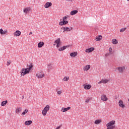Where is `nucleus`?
I'll use <instances>...</instances> for the list:
<instances>
[{"label": "nucleus", "mask_w": 129, "mask_h": 129, "mask_svg": "<svg viewBox=\"0 0 129 129\" xmlns=\"http://www.w3.org/2000/svg\"><path fill=\"white\" fill-rule=\"evenodd\" d=\"M20 73H21V76H25L26 74H29V73H30V72L27 68L22 69L20 72Z\"/></svg>", "instance_id": "f257e3e1"}, {"label": "nucleus", "mask_w": 129, "mask_h": 129, "mask_svg": "<svg viewBox=\"0 0 129 129\" xmlns=\"http://www.w3.org/2000/svg\"><path fill=\"white\" fill-rule=\"evenodd\" d=\"M50 110V106L49 105H47L45 108L42 110V113L44 116H45L47 114V112Z\"/></svg>", "instance_id": "f03ea898"}, {"label": "nucleus", "mask_w": 129, "mask_h": 129, "mask_svg": "<svg viewBox=\"0 0 129 129\" xmlns=\"http://www.w3.org/2000/svg\"><path fill=\"white\" fill-rule=\"evenodd\" d=\"M117 70H118L119 73H123V71H124V69H125V67H118Z\"/></svg>", "instance_id": "7ed1b4c3"}, {"label": "nucleus", "mask_w": 129, "mask_h": 129, "mask_svg": "<svg viewBox=\"0 0 129 129\" xmlns=\"http://www.w3.org/2000/svg\"><path fill=\"white\" fill-rule=\"evenodd\" d=\"M36 76L37 78H43V77H45V74H42V73L40 72L36 74Z\"/></svg>", "instance_id": "20e7f679"}, {"label": "nucleus", "mask_w": 129, "mask_h": 129, "mask_svg": "<svg viewBox=\"0 0 129 129\" xmlns=\"http://www.w3.org/2000/svg\"><path fill=\"white\" fill-rule=\"evenodd\" d=\"M115 123V121L112 120L106 124V126L107 127L112 126V125H113Z\"/></svg>", "instance_id": "39448f33"}, {"label": "nucleus", "mask_w": 129, "mask_h": 129, "mask_svg": "<svg viewBox=\"0 0 129 129\" xmlns=\"http://www.w3.org/2000/svg\"><path fill=\"white\" fill-rule=\"evenodd\" d=\"M108 82V80L106 79H102L99 82H98V84H101V83H103L104 84H105Z\"/></svg>", "instance_id": "423d86ee"}, {"label": "nucleus", "mask_w": 129, "mask_h": 129, "mask_svg": "<svg viewBox=\"0 0 129 129\" xmlns=\"http://www.w3.org/2000/svg\"><path fill=\"white\" fill-rule=\"evenodd\" d=\"M61 30H63V33H64V32H70V31H71V29H70V28L64 27H61Z\"/></svg>", "instance_id": "0eeeda50"}, {"label": "nucleus", "mask_w": 129, "mask_h": 129, "mask_svg": "<svg viewBox=\"0 0 129 129\" xmlns=\"http://www.w3.org/2000/svg\"><path fill=\"white\" fill-rule=\"evenodd\" d=\"M93 51H94V48L90 47L89 48L86 49L85 52L86 53H90V52H92Z\"/></svg>", "instance_id": "6e6552de"}, {"label": "nucleus", "mask_w": 129, "mask_h": 129, "mask_svg": "<svg viewBox=\"0 0 129 129\" xmlns=\"http://www.w3.org/2000/svg\"><path fill=\"white\" fill-rule=\"evenodd\" d=\"M31 11V7H27L24 9L25 14H28Z\"/></svg>", "instance_id": "1a4fd4ad"}, {"label": "nucleus", "mask_w": 129, "mask_h": 129, "mask_svg": "<svg viewBox=\"0 0 129 129\" xmlns=\"http://www.w3.org/2000/svg\"><path fill=\"white\" fill-rule=\"evenodd\" d=\"M101 100H102L103 101H107V97H106V95H102L101 96Z\"/></svg>", "instance_id": "9d476101"}, {"label": "nucleus", "mask_w": 129, "mask_h": 129, "mask_svg": "<svg viewBox=\"0 0 129 129\" xmlns=\"http://www.w3.org/2000/svg\"><path fill=\"white\" fill-rule=\"evenodd\" d=\"M51 6L52 3L47 2L45 4L44 8H45V9H48V8H49V7H51Z\"/></svg>", "instance_id": "9b49d317"}, {"label": "nucleus", "mask_w": 129, "mask_h": 129, "mask_svg": "<svg viewBox=\"0 0 129 129\" xmlns=\"http://www.w3.org/2000/svg\"><path fill=\"white\" fill-rule=\"evenodd\" d=\"M8 33V30L6 29L4 31L3 29H0V34L1 35H5Z\"/></svg>", "instance_id": "f8f14e48"}, {"label": "nucleus", "mask_w": 129, "mask_h": 129, "mask_svg": "<svg viewBox=\"0 0 129 129\" xmlns=\"http://www.w3.org/2000/svg\"><path fill=\"white\" fill-rule=\"evenodd\" d=\"M84 89L86 90H89L91 88V85H83Z\"/></svg>", "instance_id": "ddd939ff"}, {"label": "nucleus", "mask_w": 129, "mask_h": 129, "mask_svg": "<svg viewBox=\"0 0 129 129\" xmlns=\"http://www.w3.org/2000/svg\"><path fill=\"white\" fill-rule=\"evenodd\" d=\"M14 36L15 37H19V36H21V31L19 30H17L15 33H14Z\"/></svg>", "instance_id": "4468645a"}, {"label": "nucleus", "mask_w": 129, "mask_h": 129, "mask_svg": "<svg viewBox=\"0 0 129 129\" xmlns=\"http://www.w3.org/2000/svg\"><path fill=\"white\" fill-rule=\"evenodd\" d=\"M119 106H120V107H122V108L124 107V104H123V102L122 100L119 101Z\"/></svg>", "instance_id": "2eb2a0df"}, {"label": "nucleus", "mask_w": 129, "mask_h": 129, "mask_svg": "<svg viewBox=\"0 0 129 129\" xmlns=\"http://www.w3.org/2000/svg\"><path fill=\"white\" fill-rule=\"evenodd\" d=\"M70 47L69 45L63 46L62 47L58 49V51H64L67 48H69Z\"/></svg>", "instance_id": "dca6fc26"}, {"label": "nucleus", "mask_w": 129, "mask_h": 129, "mask_svg": "<svg viewBox=\"0 0 129 129\" xmlns=\"http://www.w3.org/2000/svg\"><path fill=\"white\" fill-rule=\"evenodd\" d=\"M44 46V42L40 41L38 43V48H42Z\"/></svg>", "instance_id": "f3484780"}, {"label": "nucleus", "mask_w": 129, "mask_h": 129, "mask_svg": "<svg viewBox=\"0 0 129 129\" xmlns=\"http://www.w3.org/2000/svg\"><path fill=\"white\" fill-rule=\"evenodd\" d=\"M33 123V121L32 120H28V121H26L24 123L25 125H30V124H31V123Z\"/></svg>", "instance_id": "a211bd4d"}, {"label": "nucleus", "mask_w": 129, "mask_h": 129, "mask_svg": "<svg viewBox=\"0 0 129 129\" xmlns=\"http://www.w3.org/2000/svg\"><path fill=\"white\" fill-rule=\"evenodd\" d=\"M77 52H74L70 53L71 57H76L77 56Z\"/></svg>", "instance_id": "6ab92c4d"}, {"label": "nucleus", "mask_w": 129, "mask_h": 129, "mask_svg": "<svg viewBox=\"0 0 129 129\" xmlns=\"http://www.w3.org/2000/svg\"><path fill=\"white\" fill-rule=\"evenodd\" d=\"M77 13H78V11L74 10V11H71V16H74V15H76V14H77Z\"/></svg>", "instance_id": "aec40b11"}, {"label": "nucleus", "mask_w": 129, "mask_h": 129, "mask_svg": "<svg viewBox=\"0 0 129 129\" xmlns=\"http://www.w3.org/2000/svg\"><path fill=\"white\" fill-rule=\"evenodd\" d=\"M71 107H68L67 108H62L61 110L62 111V112H66V111H67L68 110H69V109H71Z\"/></svg>", "instance_id": "412c9836"}, {"label": "nucleus", "mask_w": 129, "mask_h": 129, "mask_svg": "<svg viewBox=\"0 0 129 129\" xmlns=\"http://www.w3.org/2000/svg\"><path fill=\"white\" fill-rule=\"evenodd\" d=\"M112 43L113 45H116V44L118 43V41H117V40L113 39L112 40Z\"/></svg>", "instance_id": "4be33fe9"}, {"label": "nucleus", "mask_w": 129, "mask_h": 129, "mask_svg": "<svg viewBox=\"0 0 129 129\" xmlns=\"http://www.w3.org/2000/svg\"><path fill=\"white\" fill-rule=\"evenodd\" d=\"M84 70L85 71H87L88 70H89L90 69V65H87L84 67Z\"/></svg>", "instance_id": "5701e85b"}, {"label": "nucleus", "mask_w": 129, "mask_h": 129, "mask_svg": "<svg viewBox=\"0 0 129 129\" xmlns=\"http://www.w3.org/2000/svg\"><path fill=\"white\" fill-rule=\"evenodd\" d=\"M7 103H8V100L3 101L1 103L2 106H5V105H7Z\"/></svg>", "instance_id": "b1692460"}, {"label": "nucleus", "mask_w": 129, "mask_h": 129, "mask_svg": "<svg viewBox=\"0 0 129 129\" xmlns=\"http://www.w3.org/2000/svg\"><path fill=\"white\" fill-rule=\"evenodd\" d=\"M102 39V36L101 35H99V36H97L96 37V41H101Z\"/></svg>", "instance_id": "393cba45"}, {"label": "nucleus", "mask_w": 129, "mask_h": 129, "mask_svg": "<svg viewBox=\"0 0 129 129\" xmlns=\"http://www.w3.org/2000/svg\"><path fill=\"white\" fill-rule=\"evenodd\" d=\"M55 44H60L61 43V40L60 38H57L55 41H54Z\"/></svg>", "instance_id": "a878e982"}, {"label": "nucleus", "mask_w": 129, "mask_h": 129, "mask_svg": "<svg viewBox=\"0 0 129 129\" xmlns=\"http://www.w3.org/2000/svg\"><path fill=\"white\" fill-rule=\"evenodd\" d=\"M47 66H48V71H50V70H52V69L53 68L52 67V64H51V63H49V64H47Z\"/></svg>", "instance_id": "bb28decb"}, {"label": "nucleus", "mask_w": 129, "mask_h": 129, "mask_svg": "<svg viewBox=\"0 0 129 129\" xmlns=\"http://www.w3.org/2000/svg\"><path fill=\"white\" fill-rule=\"evenodd\" d=\"M100 122H101V120L97 119L95 121L94 123L95 124H99Z\"/></svg>", "instance_id": "cd10ccee"}, {"label": "nucleus", "mask_w": 129, "mask_h": 129, "mask_svg": "<svg viewBox=\"0 0 129 129\" xmlns=\"http://www.w3.org/2000/svg\"><path fill=\"white\" fill-rule=\"evenodd\" d=\"M15 111L16 113H19V112H21V111H22V108H18L16 109Z\"/></svg>", "instance_id": "c85d7f7f"}, {"label": "nucleus", "mask_w": 129, "mask_h": 129, "mask_svg": "<svg viewBox=\"0 0 129 129\" xmlns=\"http://www.w3.org/2000/svg\"><path fill=\"white\" fill-rule=\"evenodd\" d=\"M28 111H29V110L25 109L24 111L22 113V115H25L26 113H28Z\"/></svg>", "instance_id": "c756f323"}, {"label": "nucleus", "mask_w": 129, "mask_h": 129, "mask_svg": "<svg viewBox=\"0 0 129 129\" xmlns=\"http://www.w3.org/2000/svg\"><path fill=\"white\" fill-rule=\"evenodd\" d=\"M33 64L31 63L30 65L28 66L29 68H27V69L29 70V72H30V70H31V69L33 68Z\"/></svg>", "instance_id": "7c9ffc66"}, {"label": "nucleus", "mask_w": 129, "mask_h": 129, "mask_svg": "<svg viewBox=\"0 0 129 129\" xmlns=\"http://www.w3.org/2000/svg\"><path fill=\"white\" fill-rule=\"evenodd\" d=\"M63 81H68L69 80V77H65L63 79Z\"/></svg>", "instance_id": "2f4dec72"}, {"label": "nucleus", "mask_w": 129, "mask_h": 129, "mask_svg": "<svg viewBox=\"0 0 129 129\" xmlns=\"http://www.w3.org/2000/svg\"><path fill=\"white\" fill-rule=\"evenodd\" d=\"M126 30V28L125 27V28L121 29L120 30V33H123V32L124 31H125Z\"/></svg>", "instance_id": "473e14b6"}, {"label": "nucleus", "mask_w": 129, "mask_h": 129, "mask_svg": "<svg viewBox=\"0 0 129 129\" xmlns=\"http://www.w3.org/2000/svg\"><path fill=\"white\" fill-rule=\"evenodd\" d=\"M114 128H115V125L111 126L110 127H107V129H113Z\"/></svg>", "instance_id": "72a5a7b5"}, {"label": "nucleus", "mask_w": 129, "mask_h": 129, "mask_svg": "<svg viewBox=\"0 0 129 129\" xmlns=\"http://www.w3.org/2000/svg\"><path fill=\"white\" fill-rule=\"evenodd\" d=\"M62 23H63V25H67V24H68V21L63 20Z\"/></svg>", "instance_id": "f704fd0d"}, {"label": "nucleus", "mask_w": 129, "mask_h": 129, "mask_svg": "<svg viewBox=\"0 0 129 129\" xmlns=\"http://www.w3.org/2000/svg\"><path fill=\"white\" fill-rule=\"evenodd\" d=\"M68 18H69L68 16H66L63 18L62 20H63V21H65V20H67V19H68Z\"/></svg>", "instance_id": "c9c22d12"}, {"label": "nucleus", "mask_w": 129, "mask_h": 129, "mask_svg": "<svg viewBox=\"0 0 129 129\" xmlns=\"http://www.w3.org/2000/svg\"><path fill=\"white\" fill-rule=\"evenodd\" d=\"M59 26H63L64 24H63V21H61L59 23Z\"/></svg>", "instance_id": "e433bc0d"}, {"label": "nucleus", "mask_w": 129, "mask_h": 129, "mask_svg": "<svg viewBox=\"0 0 129 129\" xmlns=\"http://www.w3.org/2000/svg\"><path fill=\"white\" fill-rule=\"evenodd\" d=\"M11 64V60H9L7 61V66H9Z\"/></svg>", "instance_id": "4c0bfd02"}, {"label": "nucleus", "mask_w": 129, "mask_h": 129, "mask_svg": "<svg viewBox=\"0 0 129 129\" xmlns=\"http://www.w3.org/2000/svg\"><path fill=\"white\" fill-rule=\"evenodd\" d=\"M89 100H90V99H87L85 100V102H86L87 103H88V102H89Z\"/></svg>", "instance_id": "58836bf2"}, {"label": "nucleus", "mask_w": 129, "mask_h": 129, "mask_svg": "<svg viewBox=\"0 0 129 129\" xmlns=\"http://www.w3.org/2000/svg\"><path fill=\"white\" fill-rule=\"evenodd\" d=\"M61 93H62V91H57V94H58L59 95H60V94H61Z\"/></svg>", "instance_id": "ea45409f"}, {"label": "nucleus", "mask_w": 129, "mask_h": 129, "mask_svg": "<svg viewBox=\"0 0 129 129\" xmlns=\"http://www.w3.org/2000/svg\"><path fill=\"white\" fill-rule=\"evenodd\" d=\"M112 51V48H111V47L109 48V52L110 53H111Z\"/></svg>", "instance_id": "a19ab883"}, {"label": "nucleus", "mask_w": 129, "mask_h": 129, "mask_svg": "<svg viewBox=\"0 0 129 129\" xmlns=\"http://www.w3.org/2000/svg\"><path fill=\"white\" fill-rule=\"evenodd\" d=\"M60 47V43L59 44H56V47L59 48Z\"/></svg>", "instance_id": "79ce46f5"}, {"label": "nucleus", "mask_w": 129, "mask_h": 129, "mask_svg": "<svg viewBox=\"0 0 129 129\" xmlns=\"http://www.w3.org/2000/svg\"><path fill=\"white\" fill-rule=\"evenodd\" d=\"M24 97H25V96H22V99H24Z\"/></svg>", "instance_id": "37998d69"}, {"label": "nucleus", "mask_w": 129, "mask_h": 129, "mask_svg": "<svg viewBox=\"0 0 129 129\" xmlns=\"http://www.w3.org/2000/svg\"><path fill=\"white\" fill-rule=\"evenodd\" d=\"M32 34H33V32H30L29 33V35H32Z\"/></svg>", "instance_id": "c03bdc74"}, {"label": "nucleus", "mask_w": 129, "mask_h": 129, "mask_svg": "<svg viewBox=\"0 0 129 129\" xmlns=\"http://www.w3.org/2000/svg\"><path fill=\"white\" fill-rule=\"evenodd\" d=\"M70 30H71H71H72V27H71V28H70Z\"/></svg>", "instance_id": "a18cd8bd"}, {"label": "nucleus", "mask_w": 129, "mask_h": 129, "mask_svg": "<svg viewBox=\"0 0 129 129\" xmlns=\"http://www.w3.org/2000/svg\"><path fill=\"white\" fill-rule=\"evenodd\" d=\"M55 45H56V44H53V46H55Z\"/></svg>", "instance_id": "49530a36"}, {"label": "nucleus", "mask_w": 129, "mask_h": 129, "mask_svg": "<svg viewBox=\"0 0 129 129\" xmlns=\"http://www.w3.org/2000/svg\"><path fill=\"white\" fill-rule=\"evenodd\" d=\"M62 31H63V30H61V32H62Z\"/></svg>", "instance_id": "de8ad7c7"}, {"label": "nucleus", "mask_w": 129, "mask_h": 129, "mask_svg": "<svg viewBox=\"0 0 129 129\" xmlns=\"http://www.w3.org/2000/svg\"><path fill=\"white\" fill-rule=\"evenodd\" d=\"M127 1H129V0H127Z\"/></svg>", "instance_id": "09e8293b"}]
</instances>
